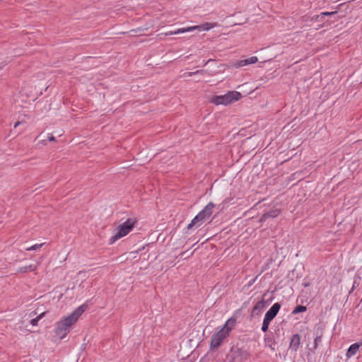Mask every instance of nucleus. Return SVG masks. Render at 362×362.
<instances>
[{
	"label": "nucleus",
	"mask_w": 362,
	"mask_h": 362,
	"mask_svg": "<svg viewBox=\"0 0 362 362\" xmlns=\"http://www.w3.org/2000/svg\"><path fill=\"white\" fill-rule=\"evenodd\" d=\"M23 122H17L15 125H14V128H16L18 125H20Z\"/></svg>",
	"instance_id": "23"
},
{
	"label": "nucleus",
	"mask_w": 362,
	"mask_h": 362,
	"mask_svg": "<svg viewBox=\"0 0 362 362\" xmlns=\"http://www.w3.org/2000/svg\"><path fill=\"white\" fill-rule=\"evenodd\" d=\"M337 11H332V12H322L320 15H317L315 16V21H322L323 18L326 16H333L337 14Z\"/></svg>",
	"instance_id": "15"
},
{
	"label": "nucleus",
	"mask_w": 362,
	"mask_h": 362,
	"mask_svg": "<svg viewBox=\"0 0 362 362\" xmlns=\"http://www.w3.org/2000/svg\"><path fill=\"white\" fill-rule=\"evenodd\" d=\"M217 25L216 23H205L204 24L199 25L190 26L185 28H180L175 31H171L170 33L171 35H177L180 33H184L187 32H191L195 30H209L211 28H214Z\"/></svg>",
	"instance_id": "6"
},
{
	"label": "nucleus",
	"mask_w": 362,
	"mask_h": 362,
	"mask_svg": "<svg viewBox=\"0 0 362 362\" xmlns=\"http://www.w3.org/2000/svg\"><path fill=\"white\" fill-rule=\"evenodd\" d=\"M204 72H205V71H204V70H197V71H196L194 72H187V73L185 74V75L186 76H189H189H192L195 75V74H204Z\"/></svg>",
	"instance_id": "21"
},
{
	"label": "nucleus",
	"mask_w": 362,
	"mask_h": 362,
	"mask_svg": "<svg viewBox=\"0 0 362 362\" xmlns=\"http://www.w3.org/2000/svg\"><path fill=\"white\" fill-rule=\"evenodd\" d=\"M48 140H49V141H56V139H55V137H54V136H49L48 137Z\"/></svg>",
	"instance_id": "22"
},
{
	"label": "nucleus",
	"mask_w": 362,
	"mask_h": 362,
	"mask_svg": "<svg viewBox=\"0 0 362 362\" xmlns=\"http://www.w3.org/2000/svg\"><path fill=\"white\" fill-rule=\"evenodd\" d=\"M43 245H44V243L35 244V245H32L31 247L25 248V250H27V251L36 250L37 249H40Z\"/></svg>",
	"instance_id": "19"
},
{
	"label": "nucleus",
	"mask_w": 362,
	"mask_h": 362,
	"mask_svg": "<svg viewBox=\"0 0 362 362\" xmlns=\"http://www.w3.org/2000/svg\"><path fill=\"white\" fill-rule=\"evenodd\" d=\"M87 307L86 304H83L63 320L56 322L55 334L60 339L64 338L69 332V328L78 320L79 317L85 312Z\"/></svg>",
	"instance_id": "1"
},
{
	"label": "nucleus",
	"mask_w": 362,
	"mask_h": 362,
	"mask_svg": "<svg viewBox=\"0 0 362 362\" xmlns=\"http://www.w3.org/2000/svg\"><path fill=\"white\" fill-rule=\"evenodd\" d=\"M257 57H250L245 59H242L238 61L235 66L237 67H241L249 64H255L257 62Z\"/></svg>",
	"instance_id": "11"
},
{
	"label": "nucleus",
	"mask_w": 362,
	"mask_h": 362,
	"mask_svg": "<svg viewBox=\"0 0 362 362\" xmlns=\"http://www.w3.org/2000/svg\"><path fill=\"white\" fill-rule=\"evenodd\" d=\"M249 357V354L245 350L237 349L232 351V360L230 362H244Z\"/></svg>",
	"instance_id": "7"
},
{
	"label": "nucleus",
	"mask_w": 362,
	"mask_h": 362,
	"mask_svg": "<svg viewBox=\"0 0 362 362\" xmlns=\"http://www.w3.org/2000/svg\"><path fill=\"white\" fill-rule=\"evenodd\" d=\"M265 307L264 300L257 302L252 309V315H259Z\"/></svg>",
	"instance_id": "10"
},
{
	"label": "nucleus",
	"mask_w": 362,
	"mask_h": 362,
	"mask_svg": "<svg viewBox=\"0 0 362 362\" xmlns=\"http://www.w3.org/2000/svg\"><path fill=\"white\" fill-rule=\"evenodd\" d=\"M236 320L235 318L228 319L223 328L214 334L211 339L210 348L211 349H217L223 343V340L229 335L233 328L235 326Z\"/></svg>",
	"instance_id": "2"
},
{
	"label": "nucleus",
	"mask_w": 362,
	"mask_h": 362,
	"mask_svg": "<svg viewBox=\"0 0 362 362\" xmlns=\"http://www.w3.org/2000/svg\"><path fill=\"white\" fill-rule=\"evenodd\" d=\"M40 144L45 145L46 144V141L45 140H42V141H40Z\"/></svg>",
	"instance_id": "25"
},
{
	"label": "nucleus",
	"mask_w": 362,
	"mask_h": 362,
	"mask_svg": "<svg viewBox=\"0 0 362 362\" xmlns=\"http://www.w3.org/2000/svg\"><path fill=\"white\" fill-rule=\"evenodd\" d=\"M306 307L303 305H298L294 308V310L292 311V314L296 315L299 313H303L306 310Z\"/></svg>",
	"instance_id": "17"
},
{
	"label": "nucleus",
	"mask_w": 362,
	"mask_h": 362,
	"mask_svg": "<svg viewBox=\"0 0 362 362\" xmlns=\"http://www.w3.org/2000/svg\"><path fill=\"white\" fill-rule=\"evenodd\" d=\"M270 322H271L270 321H269L268 320L264 318L262 326V332H267Z\"/></svg>",
	"instance_id": "18"
},
{
	"label": "nucleus",
	"mask_w": 362,
	"mask_h": 362,
	"mask_svg": "<svg viewBox=\"0 0 362 362\" xmlns=\"http://www.w3.org/2000/svg\"><path fill=\"white\" fill-rule=\"evenodd\" d=\"M45 312L40 314L37 317L35 318H33L30 320V324L33 325V326H36L37 325V323L39 322L40 320H41L45 315Z\"/></svg>",
	"instance_id": "16"
},
{
	"label": "nucleus",
	"mask_w": 362,
	"mask_h": 362,
	"mask_svg": "<svg viewBox=\"0 0 362 362\" xmlns=\"http://www.w3.org/2000/svg\"><path fill=\"white\" fill-rule=\"evenodd\" d=\"M300 344V337L298 334H293L291 339L289 348L294 351H296Z\"/></svg>",
	"instance_id": "9"
},
{
	"label": "nucleus",
	"mask_w": 362,
	"mask_h": 362,
	"mask_svg": "<svg viewBox=\"0 0 362 362\" xmlns=\"http://www.w3.org/2000/svg\"><path fill=\"white\" fill-rule=\"evenodd\" d=\"M360 345L357 343L351 344L346 352L347 358H351L354 356L358 351Z\"/></svg>",
	"instance_id": "13"
},
{
	"label": "nucleus",
	"mask_w": 362,
	"mask_h": 362,
	"mask_svg": "<svg viewBox=\"0 0 362 362\" xmlns=\"http://www.w3.org/2000/svg\"><path fill=\"white\" fill-rule=\"evenodd\" d=\"M280 214V210L278 209H271L269 211L264 213L261 217V221H266L268 218H275Z\"/></svg>",
	"instance_id": "12"
},
{
	"label": "nucleus",
	"mask_w": 362,
	"mask_h": 362,
	"mask_svg": "<svg viewBox=\"0 0 362 362\" xmlns=\"http://www.w3.org/2000/svg\"><path fill=\"white\" fill-rule=\"evenodd\" d=\"M4 66H5V64H3V63H2V64H0V70H1V69H3V67H4Z\"/></svg>",
	"instance_id": "24"
},
{
	"label": "nucleus",
	"mask_w": 362,
	"mask_h": 362,
	"mask_svg": "<svg viewBox=\"0 0 362 362\" xmlns=\"http://www.w3.org/2000/svg\"><path fill=\"white\" fill-rule=\"evenodd\" d=\"M280 308L281 304L279 303H274L266 313L264 318L271 322L276 316Z\"/></svg>",
	"instance_id": "8"
},
{
	"label": "nucleus",
	"mask_w": 362,
	"mask_h": 362,
	"mask_svg": "<svg viewBox=\"0 0 362 362\" xmlns=\"http://www.w3.org/2000/svg\"><path fill=\"white\" fill-rule=\"evenodd\" d=\"M135 223L136 221L134 219L128 218L125 222L119 225L116 229V233L110 238L109 243L112 245L117 240L129 233L132 230Z\"/></svg>",
	"instance_id": "4"
},
{
	"label": "nucleus",
	"mask_w": 362,
	"mask_h": 362,
	"mask_svg": "<svg viewBox=\"0 0 362 362\" xmlns=\"http://www.w3.org/2000/svg\"><path fill=\"white\" fill-rule=\"evenodd\" d=\"M37 264H30L25 267H21L18 268V272L20 273H28L29 272H34L37 269Z\"/></svg>",
	"instance_id": "14"
},
{
	"label": "nucleus",
	"mask_w": 362,
	"mask_h": 362,
	"mask_svg": "<svg viewBox=\"0 0 362 362\" xmlns=\"http://www.w3.org/2000/svg\"><path fill=\"white\" fill-rule=\"evenodd\" d=\"M322 341V336H317L314 339L313 350L316 349L318 346L319 343Z\"/></svg>",
	"instance_id": "20"
},
{
	"label": "nucleus",
	"mask_w": 362,
	"mask_h": 362,
	"mask_svg": "<svg viewBox=\"0 0 362 362\" xmlns=\"http://www.w3.org/2000/svg\"><path fill=\"white\" fill-rule=\"evenodd\" d=\"M241 96V93L238 91H229L225 95L216 96L213 99V102L216 105H227L235 101H238Z\"/></svg>",
	"instance_id": "5"
},
{
	"label": "nucleus",
	"mask_w": 362,
	"mask_h": 362,
	"mask_svg": "<svg viewBox=\"0 0 362 362\" xmlns=\"http://www.w3.org/2000/svg\"><path fill=\"white\" fill-rule=\"evenodd\" d=\"M214 204L209 202L189 223L187 226L188 230H191L193 226L199 227L203 223L209 219L212 214Z\"/></svg>",
	"instance_id": "3"
}]
</instances>
